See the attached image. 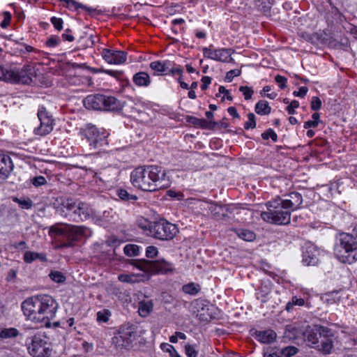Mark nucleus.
<instances>
[{"instance_id": "13d9d810", "label": "nucleus", "mask_w": 357, "mask_h": 357, "mask_svg": "<svg viewBox=\"0 0 357 357\" xmlns=\"http://www.w3.org/2000/svg\"><path fill=\"white\" fill-rule=\"evenodd\" d=\"M299 107L298 101L294 100H292L287 107V111L289 114H294L295 109Z\"/></svg>"}, {"instance_id": "c756f323", "label": "nucleus", "mask_w": 357, "mask_h": 357, "mask_svg": "<svg viewBox=\"0 0 357 357\" xmlns=\"http://www.w3.org/2000/svg\"><path fill=\"white\" fill-rule=\"evenodd\" d=\"M153 310V303L151 301H143L139 303L138 312L141 317H147Z\"/></svg>"}, {"instance_id": "37998d69", "label": "nucleus", "mask_w": 357, "mask_h": 357, "mask_svg": "<svg viewBox=\"0 0 357 357\" xmlns=\"http://www.w3.org/2000/svg\"><path fill=\"white\" fill-rule=\"evenodd\" d=\"M160 348L163 352L168 354L169 357H178L176 349L172 344L169 343H162L160 345Z\"/></svg>"}, {"instance_id": "e2e57ef3", "label": "nucleus", "mask_w": 357, "mask_h": 357, "mask_svg": "<svg viewBox=\"0 0 357 357\" xmlns=\"http://www.w3.org/2000/svg\"><path fill=\"white\" fill-rule=\"evenodd\" d=\"M308 91V89L306 86H301L299 88L298 91H295L293 93V95L295 97L303 98L305 96Z\"/></svg>"}, {"instance_id": "69168bd1", "label": "nucleus", "mask_w": 357, "mask_h": 357, "mask_svg": "<svg viewBox=\"0 0 357 357\" xmlns=\"http://www.w3.org/2000/svg\"><path fill=\"white\" fill-rule=\"evenodd\" d=\"M241 71L238 69L231 70L227 73L226 78L231 81L234 77L240 75Z\"/></svg>"}, {"instance_id": "c85d7f7f", "label": "nucleus", "mask_w": 357, "mask_h": 357, "mask_svg": "<svg viewBox=\"0 0 357 357\" xmlns=\"http://www.w3.org/2000/svg\"><path fill=\"white\" fill-rule=\"evenodd\" d=\"M144 275L142 274H120L118 276V279L119 281L122 282L127 283H136L142 280V277Z\"/></svg>"}, {"instance_id": "4d7b16f0", "label": "nucleus", "mask_w": 357, "mask_h": 357, "mask_svg": "<svg viewBox=\"0 0 357 357\" xmlns=\"http://www.w3.org/2000/svg\"><path fill=\"white\" fill-rule=\"evenodd\" d=\"M3 20L1 23V26L2 28H6L10 24L11 20V15L9 12L5 11L3 13Z\"/></svg>"}, {"instance_id": "4be33fe9", "label": "nucleus", "mask_w": 357, "mask_h": 357, "mask_svg": "<svg viewBox=\"0 0 357 357\" xmlns=\"http://www.w3.org/2000/svg\"><path fill=\"white\" fill-rule=\"evenodd\" d=\"M255 338L261 343L269 344L276 338V333L273 330L257 331L255 333Z\"/></svg>"}, {"instance_id": "8fccbe9b", "label": "nucleus", "mask_w": 357, "mask_h": 357, "mask_svg": "<svg viewBox=\"0 0 357 357\" xmlns=\"http://www.w3.org/2000/svg\"><path fill=\"white\" fill-rule=\"evenodd\" d=\"M256 126L255 115L253 113L248 114V120L244 123V128L247 130L254 128Z\"/></svg>"}, {"instance_id": "052dcab7", "label": "nucleus", "mask_w": 357, "mask_h": 357, "mask_svg": "<svg viewBox=\"0 0 357 357\" xmlns=\"http://www.w3.org/2000/svg\"><path fill=\"white\" fill-rule=\"evenodd\" d=\"M60 39L57 36H51L46 41V45L48 47H54L56 46L59 43Z\"/></svg>"}, {"instance_id": "864d4df0", "label": "nucleus", "mask_w": 357, "mask_h": 357, "mask_svg": "<svg viewBox=\"0 0 357 357\" xmlns=\"http://www.w3.org/2000/svg\"><path fill=\"white\" fill-rule=\"evenodd\" d=\"M271 90V88L270 86H265L260 93L261 96H265L271 100H274L277 97L278 94L275 92L268 93Z\"/></svg>"}, {"instance_id": "a878e982", "label": "nucleus", "mask_w": 357, "mask_h": 357, "mask_svg": "<svg viewBox=\"0 0 357 357\" xmlns=\"http://www.w3.org/2000/svg\"><path fill=\"white\" fill-rule=\"evenodd\" d=\"M133 82L138 86H147L151 83V78L148 73L139 72L134 75Z\"/></svg>"}, {"instance_id": "49530a36", "label": "nucleus", "mask_w": 357, "mask_h": 357, "mask_svg": "<svg viewBox=\"0 0 357 357\" xmlns=\"http://www.w3.org/2000/svg\"><path fill=\"white\" fill-rule=\"evenodd\" d=\"M279 351L282 357H291L297 354L298 349L295 347L289 346Z\"/></svg>"}, {"instance_id": "603ef678", "label": "nucleus", "mask_w": 357, "mask_h": 357, "mask_svg": "<svg viewBox=\"0 0 357 357\" xmlns=\"http://www.w3.org/2000/svg\"><path fill=\"white\" fill-rule=\"evenodd\" d=\"M239 91L242 92L245 100H250L254 93V91L251 88L246 86H240Z\"/></svg>"}, {"instance_id": "f257e3e1", "label": "nucleus", "mask_w": 357, "mask_h": 357, "mask_svg": "<svg viewBox=\"0 0 357 357\" xmlns=\"http://www.w3.org/2000/svg\"><path fill=\"white\" fill-rule=\"evenodd\" d=\"M24 316L31 321L50 327L58 309V303L50 295L40 294L24 300L21 305Z\"/></svg>"}, {"instance_id": "79ce46f5", "label": "nucleus", "mask_w": 357, "mask_h": 357, "mask_svg": "<svg viewBox=\"0 0 357 357\" xmlns=\"http://www.w3.org/2000/svg\"><path fill=\"white\" fill-rule=\"evenodd\" d=\"M123 251L128 257L137 256L139 254V247L137 245L128 244L124 247Z\"/></svg>"}, {"instance_id": "6e6552de", "label": "nucleus", "mask_w": 357, "mask_h": 357, "mask_svg": "<svg viewBox=\"0 0 357 357\" xmlns=\"http://www.w3.org/2000/svg\"><path fill=\"white\" fill-rule=\"evenodd\" d=\"M153 227L151 236L159 240L172 239L178 231L176 225L164 220L153 222Z\"/></svg>"}, {"instance_id": "7ed1b4c3", "label": "nucleus", "mask_w": 357, "mask_h": 357, "mask_svg": "<svg viewBox=\"0 0 357 357\" xmlns=\"http://www.w3.org/2000/svg\"><path fill=\"white\" fill-rule=\"evenodd\" d=\"M165 173L157 165L139 166L130 174V181L134 187L143 191L153 192L163 184Z\"/></svg>"}, {"instance_id": "0eeeda50", "label": "nucleus", "mask_w": 357, "mask_h": 357, "mask_svg": "<svg viewBox=\"0 0 357 357\" xmlns=\"http://www.w3.org/2000/svg\"><path fill=\"white\" fill-rule=\"evenodd\" d=\"M130 264L145 273L167 274L174 270L173 265L165 260H131Z\"/></svg>"}, {"instance_id": "de8ad7c7", "label": "nucleus", "mask_w": 357, "mask_h": 357, "mask_svg": "<svg viewBox=\"0 0 357 357\" xmlns=\"http://www.w3.org/2000/svg\"><path fill=\"white\" fill-rule=\"evenodd\" d=\"M111 316V312L107 309H104L97 312V321L98 322L106 323Z\"/></svg>"}, {"instance_id": "a18cd8bd", "label": "nucleus", "mask_w": 357, "mask_h": 357, "mask_svg": "<svg viewBox=\"0 0 357 357\" xmlns=\"http://www.w3.org/2000/svg\"><path fill=\"white\" fill-rule=\"evenodd\" d=\"M66 225L63 227L59 225H55L50 227L49 234L51 236L63 235L65 236Z\"/></svg>"}, {"instance_id": "aec40b11", "label": "nucleus", "mask_w": 357, "mask_h": 357, "mask_svg": "<svg viewBox=\"0 0 357 357\" xmlns=\"http://www.w3.org/2000/svg\"><path fill=\"white\" fill-rule=\"evenodd\" d=\"M65 236L70 241H77L84 234V228L73 225H66Z\"/></svg>"}, {"instance_id": "f8f14e48", "label": "nucleus", "mask_w": 357, "mask_h": 357, "mask_svg": "<svg viewBox=\"0 0 357 357\" xmlns=\"http://www.w3.org/2000/svg\"><path fill=\"white\" fill-rule=\"evenodd\" d=\"M12 83L30 84L32 82V77L36 75V70L31 65H25L22 68L12 69Z\"/></svg>"}, {"instance_id": "bf43d9fd", "label": "nucleus", "mask_w": 357, "mask_h": 357, "mask_svg": "<svg viewBox=\"0 0 357 357\" xmlns=\"http://www.w3.org/2000/svg\"><path fill=\"white\" fill-rule=\"evenodd\" d=\"M185 352L188 357H197V352L195 348L191 345H186L185 347Z\"/></svg>"}, {"instance_id": "393cba45", "label": "nucleus", "mask_w": 357, "mask_h": 357, "mask_svg": "<svg viewBox=\"0 0 357 357\" xmlns=\"http://www.w3.org/2000/svg\"><path fill=\"white\" fill-rule=\"evenodd\" d=\"M87 141L94 149H101L108 144L105 135H88Z\"/></svg>"}, {"instance_id": "2f4dec72", "label": "nucleus", "mask_w": 357, "mask_h": 357, "mask_svg": "<svg viewBox=\"0 0 357 357\" xmlns=\"http://www.w3.org/2000/svg\"><path fill=\"white\" fill-rule=\"evenodd\" d=\"M40 259L42 261L47 260L45 255L34 252H26L24 255V260L26 263H31L36 259Z\"/></svg>"}, {"instance_id": "473e14b6", "label": "nucleus", "mask_w": 357, "mask_h": 357, "mask_svg": "<svg viewBox=\"0 0 357 357\" xmlns=\"http://www.w3.org/2000/svg\"><path fill=\"white\" fill-rule=\"evenodd\" d=\"M236 233L239 238L245 241H252L255 238V234L249 229H236Z\"/></svg>"}, {"instance_id": "5701e85b", "label": "nucleus", "mask_w": 357, "mask_h": 357, "mask_svg": "<svg viewBox=\"0 0 357 357\" xmlns=\"http://www.w3.org/2000/svg\"><path fill=\"white\" fill-rule=\"evenodd\" d=\"M186 121L196 127L212 129L217 123L215 121H206L203 119H198L194 116H186Z\"/></svg>"}, {"instance_id": "338daca9", "label": "nucleus", "mask_w": 357, "mask_h": 357, "mask_svg": "<svg viewBox=\"0 0 357 357\" xmlns=\"http://www.w3.org/2000/svg\"><path fill=\"white\" fill-rule=\"evenodd\" d=\"M275 82L279 84L280 88H284L286 86L287 79L281 75H277L275 77Z\"/></svg>"}, {"instance_id": "f704fd0d", "label": "nucleus", "mask_w": 357, "mask_h": 357, "mask_svg": "<svg viewBox=\"0 0 357 357\" xmlns=\"http://www.w3.org/2000/svg\"><path fill=\"white\" fill-rule=\"evenodd\" d=\"M182 289L185 294L194 296L198 294L201 287L198 284L191 282L183 285Z\"/></svg>"}, {"instance_id": "09e8293b", "label": "nucleus", "mask_w": 357, "mask_h": 357, "mask_svg": "<svg viewBox=\"0 0 357 357\" xmlns=\"http://www.w3.org/2000/svg\"><path fill=\"white\" fill-rule=\"evenodd\" d=\"M13 201L17 202L19 204V206L24 209L31 208V206H33V202L29 198L20 199L15 197L13 199Z\"/></svg>"}, {"instance_id": "20e7f679", "label": "nucleus", "mask_w": 357, "mask_h": 357, "mask_svg": "<svg viewBox=\"0 0 357 357\" xmlns=\"http://www.w3.org/2000/svg\"><path fill=\"white\" fill-rule=\"evenodd\" d=\"M334 256L341 263L352 264L357 261V241L348 233H341L334 245Z\"/></svg>"}, {"instance_id": "dca6fc26", "label": "nucleus", "mask_w": 357, "mask_h": 357, "mask_svg": "<svg viewBox=\"0 0 357 357\" xmlns=\"http://www.w3.org/2000/svg\"><path fill=\"white\" fill-rule=\"evenodd\" d=\"M102 56L105 61L109 64H121L125 63L127 59V52L124 51L103 49Z\"/></svg>"}, {"instance_id": "7c9ffc66", "label": "nucleus", "mask_w": 357, "mask_h": 357, "mask_svg": "<svg viewBox=\"0 0 357 357\" xmlns=\"http://www.w3.org/2000/svg\"><path fill=\"white\" fill-rule=\"evenodd\" d=\"M255 112L259 115H267L271 113V107L266 100H259L255 105Z\"/></svg>"}, {"instance_id": "412c9836", "label": "nucleus", "mask_w": 357, "mask_h": 357, "mask_svg": "<svg viewBox=\"0 0 357 357\" xmlns=\"http://www.w3.org/2000/svg\"><path fill=\"white\" fill-rule=\"evenodd\" d=\"M10 158L6 155H0V179H6L12 169Z\"/></svg>"}, {"instance_id": "72a5a7b5", "label": "nucleus", "mask_w": 357, "mask_h": 357, "mask_svg": "<svg viewBox=\"0 0 357 357\" xmlns=\"http://www.w3.org/2000/svg\"><path fill=\"white\" fill-rule=\"evenodd\" d=\"M150 68L154 71V75H162L165 74V72L168 70L166 66L163 65V62L160 61L151 62L150 63Z\"/></svg>"}, {"instance_id": "4468645a", "label": "nucleus", "mask_w": 357, "mask_h": 357, "mask_svg": "<svg viewBox=\"0 0 357 357\" xmlns=\"http://www.w3.org/2000/svg\"><path fill=\"white\" fill-rule=\"evenodd\" d=\"M324 253L312 244L307 245L303 252L302 261L305 266H314L318 264L320 257Z\"/></svg>"}, {"instance_id": "2eb2a0df", "label": "nucleus", "mask_w": 357, "mask_h": 357, "mask_svg": "<svg viewBox=\"0 0 357 357\" xmlns=\"http://www.w3.org/2000/svg\"><path fill=\"white\" fill-rule=\"evenodd\" d=\"M38 117L40 122V126L37 128L40 134H50L53 130L54 119L52 115L45 107H42L38 112Z\"/></svg>"}, {"instance_id": "0e129e2a", "label": "nucleus", "mask_w": 357, "mask_h": 357, "mask_svg": "<svg viewBox=\"0 0 357 357\" xmlns=\"http://www.w3.org/2000/svg\"><path fill=\"white\" fill-rule=\"evenodd\" d=\"M46 183L45 177L40 176L33 178L32 183L33 185L38 187L44 185Z\"/></svg>"}, {"instance_id": "9b49d317", "label": "nucleus", "mask_w": 357, "mask_h": 357, "mask_svg": "<svg viewBox=\"0 0 357 357\" xmlns=\"http://www.w3.org/2000/svg\"><path fill=\"white\" fill-rule=\"evenodd\" d=\"M204 58L222 63L233 61L232 51L228 48H215L213 45L202 48Z\"/></svg>"}, {"instance_id": "1a4fd4ad", "label": "nucleus", "mask_w": 357, "mask_h": 357, "mask_svg": "<svg viewBox=\"0 0 357 357\" xmlns=\"http://www.w3.org/2000/svg\"><path fill=\"white\" fill-rule=\"evenodd\" d=\"M136 331L132 326L123 325L112 339V344L117 349L126 348L135 340Z\"/></svg>"}, {"instance_id": "a211bd4d", "label": "nucleus", "mask_w": 357, "mask_h": 357, "mask_svg": "<svg viewBox=\"0 0 357 357\" xmlns=\"http://www.w3.org/2000/svg\"><path fill=\"white\" fill-rule=\"evenodd\" d=\"M333 337L334 334L330 329L329 335H321L319 343L317 344L316 348L324 354H330L333 347Z\"/></svg>"}, {"instance_id": "c03bdc74", "label": "nucleus", "mask_w": 357, "mask_h": 357, "mask_svg": "<svg viewBox=\"0 0 357 357\" xmlns=\"http://www.w3.org/2000/svg\"><path fill=\"white\" fill-rule=\"evenodd\" d=\"M49 276L52 280L57 283H62L66 280V276L61 271H52Z\"/></svg>"}, {"instance_id": "cd10ccee", "label": "nucleus", "mask_w": 357, "mask_h": 357, "mask_svg": "<svg viewBox=\"0 0 357 357\" xmlns=\"http://www.w3.org/2000/svg\"><path fill=\"white\" fill-rule=\"evenodd\" d=\"M321 300L328 305L337 303L340 301L339 291H331L321 296Z\"/></svg>"}, {"instance_id": "c9c22d12", "label": "nucleus", "mask_w": 357, "mask_h": 357, "mask_svg": "<svg viewBox=\"0 0 357 357\" xmlns=\"http://www.w3.org/2000/svg\"><path fill=\"white\" fill-rule=\"evenodd\" d=\"M13 72L11 68L0 66V80L12 83V75Z\"/></svg>"}, {"instance_id": "bb28decb", "label": "nucleus", "mask_w": 357, "mask_h": 357, "mask_svg": "<svg viewBox=\"0 0 357 357\" xmlns=\"http://www.w3.org/2000/svg\"><path fill=\"white\" fill-rule=\"evenodd\" d=\"M136 224L137 227L141 229L144 233L147 236H151L152 232V228L153 222H150L149 220L139 217L137 218Z\"/></svg>"}, {"instance_id": "6ab92c4d", "label": "nucleus", "mask_w": 357, "mask_h": 357, "mask_svg": "<svg viewBox=\"0 0 357 357\" xmlns=\"http://www.w3.org/2000/svg\"><path fill=\"white\" fill-rule=\"evenodd\" d=\"M167 52H168L167 58L164 60L163 65L166 66L168 70H170L172 74L178 73V68H174V66L176 64V50H174L172 47V44H169L166 48Z\"/></svg>"}, {"instance_id": "e433bc0d", "label": "nucleus", "mask_w": 357, "mask_h": 357, "mask_svg": "<svg viewBox=\"0 0 357 357\" xmlns=\"http://www.w3.org/2000/svg\"><path fill=\"white\" fill-rule=\"evenodd\" d=\"M117 195L121 200L126 202H134L137 199V197L136 195L130 194L126 190L124 189L118 190Z\"/></svg>"}, {"instance_id": "f3484780", "label": "nucleus", "mask_w": 357, "mask_h": 357, "mask_svg": "<svg viewBox=\"0 0 357 357\" xmlns=\"http://www.w3.org/2000/svg\"><path fill=\"white\" fill-rule=\"evenodd\" d=\"M329 328L321 326H314L313 328L307 331L306 338L307 342L312 344V347H317L321 335H329Z\"/></svg>"}, {"instance_id": "423d86ee", "label": "nucleus", "mask_w": 357, "mask_h": 357, "mask_svg": "<svg viewBox=\"0 0 357 357\" xmlns=\"http://www.w3.org/2000/svg\"><path fill=\"white\" fill-rule=\"evenodd\" d=\"M61 205L68 211L72 212L70 215L74 221L79 222L89 219L93 215V208L86 203L75 202L72 199L61 201Z\"/></svg>"}, {"instance_id": "ddd939ff", "label": "nucleus", "mask_w": 357, "mask_h": 357, "mask_svg": "<svg viewBox=\"0 0 357 357\" xmlns=\"http://www.w3.org/2000/svg\"><path fill=\"white\" fill-rule=\"evenodd\" d=\"M190 310L201 321L208 322L212 318L209 313V305L205 301L195 300L190 303Z\"/></svg>"}, {"instance_id": "3c124183", "label": "nucleus", "mask_w": 357, "mask_h": 357, "mask_svg": "<svg viewBox=\"0 0 357 357\" xmlns=\"http://www.w3.org/2000/svg\"><path fill=\"white\" fill-rule=\"evenodd\" d=\"M319 120V114L318 113H314L312 116V120L307 121L305 123L304 127L311 128V127H316L318 125Z\"/></svg>"}, {"instance_id": "ea45409f", "label": "nucleus", "mask_w": 357, "mask_h": 357, "mask_svg": "<svg viewBox=\"0 0 357 357\" xmlns=\"http://www.w3.org/2000/svg\"><path fill=\"white\" fill-rule=\"evenodd\" d=\"M77 43L79 44V47L85 49L91 47L94 44L95 41L93 40V36H85L80 37Z\"/></svg>"}, {"instance_id": "6e6d98bb", "label": "nucleus", "mask_w": 357, "mask_h": 357, "mask_svg": "<svg viewBox=\"0 0 357 357\" xmlns=\"http://www.w3.org/2000/svg\"><path fill=\"white\" fill-rule=\"evenodd\" d=\"M51 22L56 30L61 31L63 29V20L61 18L52 17L51 18Z\"/></svg>"}, {"instance_id": "58836bf2", "label": "nucleus", "mask_w": 357, "mask_h": 357, "mask_svg": "<svg viewBox=\"0 0 357 357\" xmlns=\"http://www.w3.org/2000/svg\"><path fill=\"white\" fill-rule=\"evenodd\" d=\"M305 305V300L303 298H298L293 296L291 300L289 301L286 305V310L290 312L294 306H303Z\"/></svg>"}, {"instance_id": "5fc2aeb1", "label": "nucleus", "mask_w": 357, "mask_h": 357, "mask_svg": "<svg viewBox=\"0 0 357 357\" xmlns=\"http://www.w3.org/2000/svg\"><path fill=\"white\" fill-rule=\"evenodd\" d=\"M321 107V100L317 97L314 96L312 98L311 100V109L314 111L319 110Z\"/></svg>"}, {"instance_id": "f03ea898", "label": "nucleus", "mask_w": 357, "mask_h": 357, "mask_svg": "<svg viewBox=\"0 0 357 357\" xmlns=\"http://www.w3.org/2000/svg\"><path fill=\"white\" fill-rule=\"evenodd\" d=\"M303 203L300 193L292 192L283 198L278 197L266 203L267 211L261 213L266 222L286 225L290 222L291 212L298 209Z\"/></svg>"}, {"instance_id": "774afa93", "label": "nucleus", "mask_w": 357, "mask_h": 357, "mask_svg": "<svg viewBox=\"0 0 357 357\" xmlns=\"http://www.w3.org/2000/svg\"><path fill=\"white\" fill-rule=\"evenodd\" d=\"M264 357H282L279 350H272L269 353H265Z\"/></svg>"}, {"instance_id": "9d476101", "label": "nucleus", "mask_w": 357, "mask_h": 357, "mask_svg": "<svg viewBox=\"0 0 357 357\" xmlns=\"http://www.w3.org/2000/svg\"><path fill=\"white\" fill-rule=\"evenodd\" d=\"M31 340L28 349L33 357H49L51 355L50 345L44 335L36 334Z\"/></svg>"}, {"instance_id": "a19ab883", "label": "nucleus", "mask_w": 357, "mask_h": 357, "mask_svg": "<svg viewBox=\"0 0 357 357\" xmlns=\"http://www.w3.org/2000/svg\"><path fill=\"white\" fill-rule=\"evenodd\" d=\"M208 208L211 214L216 218H220V215H224L225 209L220 205H218L216 204H209Z\"/></svg>"}, {"instance_id": "39448f33", "label": "nucleus", "mask_w": 357, "mask_h": 357, "mask_svg": "<svg viewBox=\"0 0 357 357\" xmlns=\"http://www.w3.org/2000/svg\"><path fill=\"white\" fill-rule=\"evenodd\" d=\"M83 103L88 109L119 112L123 109V105L116 98L102 94L89 95Z\"/></svg>"}, {"instance_id": "4c0bfd02", "label": "nucleus", "mask_w": 357, "mask_h": 357, "mask_svg": "<svg viewBox=\"0 0 357 357\" xmlns=\"http://www.w3.org/2000/svg\"><path fill=\"white\" fill-rule=\"evenodd\" d=\"M19 335V331L15 328H2L0 329L1 338H11L17 337Z\"/></svg>"}, {"instance_id": "680f3d73", "label": "nucleus", "mask_w": 357, "mask_h": 357, "mask_svg": "<svg viewBox=\"0 0 357 357\" xmlns=\"http://www.w3.org/2000/svg\"><path fill=\"white\" fill-rule=\"evenodd\" d=\"M158 254V249L155 246H149L146 250V256L148 258H153Z\"/></svg>"}, {"instance_id": "b1692460", "label": "nucleus", "mask_w": 357, "mask_h": 357, "mask_svg": "<svg viewBox=\"0 0 357 357\" xmlns=\"http://www.w3.org/2000/svg\"><path fill=\"white\" fill-rule=\"evenodd\" d=\"M59 1L65 2L66 3V7L69 9L74 8L75 10H77L78 8H82V9H84L85 10L88 11L89 13L91 16H94L96 15L100 14V11L98 10L97 9L86 7V6H84L75 0H59Z\"/></svg>"}]
</instances>
